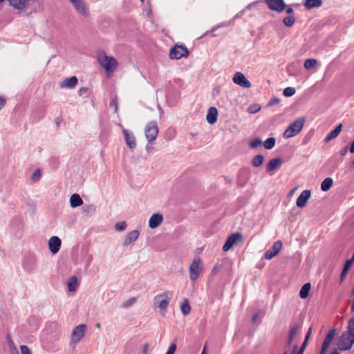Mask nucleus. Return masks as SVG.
I'll return each mask as SVG.
<instances>
[{
  "instance_id": "62",
  "label": "nucleus",
  "mask_w": 354,
  "mask_h": 354,
  "mask_svg": "<svg viewBox=\"0 0 354 354\" xmlns=\"http://www.w3.org/2000/svg\"><path fill=\"white\" fill-rule=\"evenodd\" d=\"M351 310L354 311V299H353V304H352V306H351Z\"/></svg>"
},
{
  "instance_id": "27",
  "label": "nucleus",
  "mask_w": 354,
  "mask_h": 354,
  "mask_svg": "<svg viewBox=\"0 0 354 354\" xmlns=\"http://www.w3.org/2000/svg\"><path fill=\"white\" fill-rule=\"evenodd\" d=\"M311 285L310 283H305L301 288L299 292V296L301 299H306L309 295Z\"/></svg>"
},
{
  "instance_id": "31",
  "label": "nucleus",
  "mask_w": 354,
  "mask_h": 354,
  "mask_svg": "<svg viewBox=\"0 0 354 354\" xmlns=\"http://www.w3.org/2000/svg\"><path fill=\"white\" fill-rule=\"evenodd\" d=\"M296 19L293 15H288L283 18V23L287 27H292L295 23Z\"/></svg>"
},
{
  "instance_id": "2",
  "label": "nucleus",
  "mask_w": 354,
  "mask_h": 354,
  "mask_svg": "<svg viewBox=\"0 0 354 354\" xmlns=\"http://www.w3.org/2000/svg\"><path fill=\"white\" fill-rule=\"evenodd\" d=\"M97 60L106 73H112L117 68V60L113 57L106 55L104 52L97 55Z\"/></svg>"
},
{
  "instance_id": "57",
  "label": "nucleus",
  "mask_w": 354,
  "mask_h": 354,
  "mask_svg": "<svg viewBox=\"0 0 354 354\" xmlns=\"http://www.w3.org/2000/svg\"><path fill=\"white\" fill-rule=\"evenodd\" d=\"M147 348H148V345L146 344L145 345V348H144V354H147Z\"/></svg>"
},
{
  "instance_id": "20",
  "label": "nucleus",
  "mask_w": 354,
  "mask_h": 354,
  "mask_svg": "<svg viewBox=\"0 0 354 354\" xmlns=\"http://www.w3.org/2000/svg\"><path fill=\"white\" fill-rule=\"evenodd\" d=\"M163 221V216L160 214H153L149 221V226L151 229L156 228Z\"/></svg>"
},
{
  "instance_id": "30",
  "label": "nucleus",
  "mask_w": 354,
  "mask_h": 354,
  "mask_svg": "<svg viewBox=\"0 0 354 354\" xmlns=\"http://www.w3.org/2000/svg\"><path fill=\"white\" fill-rule=\"evenodd\" d=\"M180 310L184 315H187L190 313L191 307L187 299H185L181 304Z\"/></svg>"
},
{
  "instance_id": "47",
  "label": "nucleus",
  "mask_w": 354,
  "mask_h": 354,
  "mask_svg": "<svg viewBox=\"0 0 354 354\" xmlns=\"http://www.w3.org/2000/svg\"><path fill=\"white\" fill-rule=\"evenodd\" d=\"M10 351L12 354H19V351L16 346L12 344V346H9Z\"/></svg>"
},
{
  "instance_id": "45",
  "label": "nucleus",
  "mask_w": 354,
  "mask_h": 354,
  "mask_svg": "<svg viewBox=\"0 0 354 354\" xmlns=\"http://www.w3.org/2000/svg\"><path fill=\"white\" fill-rule=\"evenodd\" d=\"M176 349V344H171L168 349V351H167V353L165 354H174L175 351Z\"/></svg>"
},
{
  "instance_id": "36",
  "label": "nucleus",
  "mask_w": 354,
  "mask_h": 354,
  "mask_svg": "<svg viewBox=\"0 0 354 354\" xmlns=\"http://www.w3.org/2000/svg\"><path fill=\"white\" fill-rule=\"evenodd\" d=\"M136 301H137V298L135 297H133L129 298L127 301H125L122 304V308H127L131 307L133 304H135Z\"/></svg>"
},
{
  "instance_id": "37",
  "label": "nucleus",
  "mask_w": 354,
  "mask_h": 354,
  "mask_svg": "<svg viewBox=\"0 0 354 354\" xmlns=\"http://www.w3.org/2000/svg\"><path fill=\"white\" fill-rule=\"evenodd\" d=\"M262 145H263V142L259 138H254L253 140H252L250 142V147L253 148V149H256V148H258L259 147H261Z\"/></svg>"
},
{
  "instance_id": "10",
  "label": "nucleus",
  "mask_w": 354,
  "mask_h": 354,
  "mask_svg": "<svg viewBox=\"0 0 354 354\" xmlns=\"http://www.w3.org/2000/svg\"><path fill=\"white\" fill-rule=\"evenodd\" d=\"M243 241V234L239 232L232 234L226 240L223 250L224 252L228 251L233 245L238 244Z\"/></svg>"
},
{
  "instance_id": "8",
  "label": "nucleus",
  "mask_w": 354,
  "mask_h": 354,
  "mask_svg": "<svg viewBox=\"0 0 354 354\" xmlns=\"http://www.w3.org/2000/svg\"><path fill=\"white\" fill-rule=\"evenodd\" d=\"M189 51L185 46L181 45H175L169 52V57L172 59H179L182 57H187Z\"/></svg>"
},
{
  "instance_id": "22",
  "label": "nucleus",
  "mask_w": 354,
  "mask_h": 354,
  "mask_svg": "<svg viewBox=\"0 0 354 354\" xmlns=\"http://www.w3.org/2000/svg\"><path fill=\"white\" fill-rule=\"evenodd\" d=\"M139 235L140 232L138 230H133L130 232L125 237V239L124 241V245H128L133 243L138 239Z\"/></svg>"
},
{
  "instance_id": "53",
  "label": "nucleus",
  "mask_w": 354,
  "mask_h": 354,
  "mask_svg": "<svg viewBox=\"0 0 354 354\" xmlns=\"http://www.w3.org/2000/svg\"><path fill=\"white\" fill-rule=\"evenodd\" d=\"M349 151L351 153H354V140L352 141L349 147Z\"/></svg>"
},
{
  "instance_id": "25",
  "label": "nucleus",
  "mask_w": 354,
  "mask_h": 354,
  "mask_svg": "<svg viewBox=\"0 0 354 354\" xmlns=\"http://www.w3.org/2000/svg\"><path fill=\"white\" fill-rule=\"evenodd\" d=\"M342 129V124H339L337 125L330 133L328 134V136L325 138V142H328L330 140L337 138L339 134L340 133Z\"/></svg>"
},
{
  "instance_id": "23",
  "label": "nucleus",
  "mask_w": 354,
  "mask_h": 354,
  "mask_svg": "<svg viewBox=\"0 0 354 354\" xmlns=\"http://www.w3.org/2000/svg\"><path fill=\"white\" fill-rule=\"evenodd\" d=\"M282 160L281 158H273L271 159L266 165V171L270 172L281 166Z\"/></svg>"
},
{
  "instance_id": "33",
  "label": "nucleus",
  "mask_w": 354,
  "mask_h": 354,
  "mask_svg": "<svg viewBox=\"0 0 354 354\" xmlns=\"http://www.w3.org/2000/svg\"><path fill=\"white\" fill-rule=\"evenodd\" d=\"M264 158L262 155L255 156L252 161V165L255 167L261 166L263 162Z\"/></svg>"
},
{
  "instance_id": "15",
  "label": "nucleus",
  "mask_w": 354,
  "mask_h": 354,
  "mask_svg": "<svg viewBox=\"0 0 354 354\" xmlns=\"http://www.w3.org/2000/svg\"><path fill=\"white\" fill-rule=\"evenodd\" d=\"M61 244V239L57 236H53L48 241V249L53 254H57L60 249Z\"/></svg>"
},
{
  "instance_id": "64",
  "label": "nucleus",
  "mask_w": 354,
  "mask_h": 354,
  "mask_svg": "<svg viewBox=\"0 0 354 354\" xmlns=\"http://www.w3.org/2000/svg\"><path fill=\"white\" fill-rule=\"evenodd\" d=\"M304 351V349H301V348H300L299 351L298 352V353L303 354Z\"/></svg>"
},
{
  "instance_id": "50",
  "label": "nucleus",
  "mask_w": 354,
  "mask_h": 354,
  "mask_svg": "<svg viewBox=\"0 0 354 354\" xmlns=\"http://www.w3.org/2000/svg\"><path fill=\"white\" fill-rule=\"evenodd\" d=\"M311 331H312V328H310L306 333V337H305V339L306 340V342H308V340L310 336V334H311Z\"/></svg>"
},
{
  "instance_id": "46",
  "label": "nucleus",
  "mask_w": 354,
  "mask_h": 354,
  "mask_svg": "<svg viewBox=\"0 0 354 354\" xmlns=\"http://www.w3.org/2000/svg\"><path fill=\"white\" fill-rule=\"evenodd\" d=\"M280 102V99L277 98V97H272L269 103H268V105L269 106H274V105H276L277 104H279Z\"/></svg>"
},
{
  "instance_id": "12",
  "label": "nucleus",
  "mask_w": 354,
  "mask_h": 354,
  "mask_svg": "<svg viewBox=\"0 0 354 354\" xmlns=\"http://www.w3.org/2000/svg\"><path fill=\"white\" fill-rule=\"evenodd\" d=\"M233 82L234 84L245 88L251 87V82L245 77L243 73L236 72L233 77Z\"/></svg>"
},
{
  "instance_id": "13",
  "label": "nucleus",
  "mask_w": 354,
  "mask_h": 354,
  "mask_svg": "<svg viewBox=\"0 0 354 354\" xmlns=\"http://www.w3.org/2000/svg\"><path fill=\"white\" fill-rule=\"evenodd\" d=\"M265 2L270 10L278 12H281L286 8L283 0H265Z\"/></svg>"
},
{
  "instance_id": "19",
  "label": "nucleus",
  "mask_w": 354,
  "mask_h": 354,
  "mask_svg": "<svg viewBox=\"0 0 354 354\" xmlns=\"http://www.w3.org/2000/svg\"><path fill=\"white\" fill-rule=\"evenodd\" d=\"M122 133L124 136L127 145L129 149H134L136 146V141L133 134L124 129L122 130Z\"/></svg>"
},
{
  "instance_id": "49",
  "label": "nucleus",
  "mask_w": 354,
  "mask_h": 354,
  "mask_svg": "<svg viewBox=\"0 0 354 354\" xmlns=\"http://www.w3.org/2000/svg\"><path fill=\"white\" fill-rule=\"evenodd\" d=\"M286 12L289 15H291V14L293 13V9L291 6H288L286 9Z\"/></svg>"
},
{
  "instance_id": "44",
  "label": "nucleus",
  "mask_w": 354,
  "mask_h": 354,
  "mask_svg": "<svg viewBox=\"0 0 354 354\" xmlns=\"http://www.w3.org/2000/svg\"><path fill=\"white\" fill-rule=\"evenodd\" d=\"M300 326L298 324H295L290 330V334L292 335H295L297 331L299 330Z\"/></svg>"
},
{
  "instance_id": "17",
  "label": "nucleus",
  "mask_w": 354,
  "mask_h": 354,
  "mask_svg": "<svg viewBox=\"0 0 354 354\" xmlns=\"http://www.w3.org/2000/svg\"><path fill=\"white\" fill-rule=\"evenodd\" d=\"M335 329H331L328 331L327 335L325 337L324 342L322 346L320 354H324L328 350L330 343L332 342L334 335H335Z\"/></svg>"
},
{
  "instance_id": "11",
  "label": "nucleus",
  "mask_w": 354,
  "mask_h": 354,
  "mask_svg": "<svg viewBox=\"0 0 354 354\" xmlns=\"http://www.w3.org/2000/svg\"><path fill=\"white\" fill-rule=\"evenodd\" d=\"M282 246L283 243L281 241L274 242L273 245L266 252L263 258L268 260L272 259L279 254L282 248Z\"/></svg>"
},
{
  "instance_id": "9",
  "label": "nucleus",
  "mask_w": 354,
  "mask_h": 354,
  "mask_svg": "<svg viewBox=\"0 0 354 354\" xmlns=\"http://www.w3.org/2000/svg\"><path fill=\"white\" fill-rule=\"evenodd\" d=\"M145 133L149 142L155 140L158 133V127L156 122H149L145 129Z\"/></svg>"
},
{
  "instance_id": "59",
  "label": "nucleus",
  "mask_w": 354,
  "mask_h": 354,
  "mask_svg": "<svg viewBox=\"0 0 354 354\" xmlns=\"http://www.w3.org/2000/svg\"><path fill=\"white\" fill-rule=\"evenodd\" d=\"M297 350V346L295 345L292 349V354L295 353V351Z\"/></svg>"
},
{
  "instance_id": "3",
  "label": "nucleus",
  "mask_w": 354,
  "mask_h": 354,
  "mask_svg": "<svg viewBox=\"0 0 354 354\" xmlns=\"http://www.w3.org/2000/svg\"><path fill=\"white\" fill-rule=\"evenodd\" d=\"M305 119L299 118L292 122L283 133L284 138H290L300 133L305 124Z\"/></svg>"
},
{
  "instance_id": "51",
  "label": "nucleus",
  "mask_w": 354,
  "mask_h": 354,
  "mask_svg": "<svg viewBox=\"0 0 354 354\" xmlns=\"http://www.w3.org/2000/svg\"><path fill=\"white\" fill-rule=\"evenodd\" d=\"M6 100L3 97H0V110L5 106Z\"/></svg>"
},
{
  "instance_id": "18",
  "label": "nucleus",
  "mask_w": 354,
  "mask_h": 354,
  "mask_svg": "<svg viewBox=\"0 0 354 354\" xmlns=\"http://www.w3.org/2000/svg\"><path fill=\"white\" fill-rule=\"evenodd\" d=\"M78 80L75 76L67 77L63 80L59 84V87L62 88L72 89L76 86Z\"/></svg>"
},
{
  "instance_id": "16",
  "label": "nucleus",
  "mask_w": 354,
  "mask_h": 354,
  "mask_svg": "<svg viewBox=\"0 0 354 354\" xmlns=\"http://www.w3.org/2000/svg\"><path fill=\"white\" fill-rule=\"evenodd\" d=\"M311 192L308 189L303 191L297 199L296 205L299 208H303L310 198Z\"/></svg>"
},
{
  "instance_id": "48",
  "label": "nucleus",
  "mask_w": 354,
  "mask_h": 354,
  "mask_svg": "<svg viewBox=\"0 0 354 354\" xmlns=\"http://www.w3.org/2000/svg\"><path fill=\"white\" fill-rule=\"evenodd\" d=\"M348 149H349V148L348 147V146L343 147L340 151V155L342 156H345L346 154V153L348 152Z\"/></svg>"
},
{
  "instance_id": "60",
  "label": "nucleus",
  "mask_w": 354,
  "mask_h": 354,
  "mask_svg": "<svg viewBox=\"0 0 354 354\" xmlns=\"http://www.w3.org/2000/svg\"><path fill=\"white\" fill-rule=\"evenodd\" d=\"M296 189L297 188L295 187L292 190H291L290 192L289 193V195H292L294 194L295 191L296 190Z\"/></svg>"
},
{
  "instance_id": "29",
  "label": "nucleus",
  "mask_w": 354,
  "mask_h": 354,
  "mask_svg": "<svg viewBox=\"0 0 354 354\" xmlns=\"http://www.w3.org/2000/svg\"><path fill=\"white\" fill-rule=\"evenodd\" d=\"M68 289L70 292H75L77 287V279L76 277H72L68 281Z\"/></svg>"
},
{
  "instance_id": "21",
  "label": "nucleus",
  "mask_w": 354,
  "mask_h": 354,
  "mask_svg": "<svg viewBox=\"0 0 354 354\" xmlns=\"http://www.w3.org/2000/svg\"><path fill=\"white\" fill-rule=\"evenodd\" d=\"M218 111L215 107H210L206 115L207 121L209 124H213L217 120Z\"/></svg>"
},
{
  "instance_id": "41",
  "label": "nucleus",
  "mask_w": 354,
  "mask_h": 354,
  "mask_svg": "<svg viewBox=\"0 0 354 354\" xmlns=\"http://www.w3.org/2000/svg\"><path fill=\"white\" fill-rule=\"evenodd\" d=\"M40 177H41V171L39 169H36L32 175V180L33 181H38L39 179H40Z\"/></svg>"
},
{
  "instance_id": "1",
  "label": "nucleus",
  "mask_w": 354,
  "mask_h": 354,
  "mask_svg": "<svg viewBox=\"0 0 354 354\" xmlns=\"http://www.w3.org/2000/svg\"><path fill=\"white\" fill-rule=\"evenodd\" d=\"M172 292L170 291H164L156 295L153 299V306L155 308L159 309L161 315L165 316L169 304L171 301Z\"/></svg>"
},
{
  "instance_id": "54",
  "label": "nucleus",
  "mask_w": 354,
  "mask_h": 354,
  "mask_svg": "<svg viewBox=\"0 0 354 354\" xmlns=\"http://www.w3.org/2000/svg\"><path fill=\"white\" fill-rule=\"evenodd\" d=\"M295 335H292L289 333V337H288V344H290L293 338H294Z\"/></svg>"
},
{
  "instance_id": "43",
  "label": "nucleus",
  "mask_w": 354,
  "mask_h": 354,
  "mask_svg": "<svg viewBox=\"0 0 354 354\" xmlns=\"http://www.w3.org/2000/svg\"><path fill=\"white\" fill-rule=\"evenodd\" d=\"M21 354H32L29 348L26 345L20 346Z\"/></svg>"
},
{
  "instance_id": "55",
  "label": "nucleus",
  "mask_w": 354,
  "mask_h": 354,
  "mask_svg": "<svg viewBox=\"0 0 354 354\" xmlns=\"http://www.w3.org/2000/svg\"><path fill=\"white\" fill-rule=\"evenodd\" d=\"M306 345H307V342H306V340H304L301 346V348L305 350Z\"/></svg>"
},
{
  "instance_id": "58",
  "label": "nucleus",
  "mask_w": 354,
  "mask_h": 354,
  "mask_svg": "<svg viewBox=\"0 0 354 354\" xmlns=\"http://www.w3.org/2000/svg\"><path fill=\"white\" fill-rule=\"evenodd\" d=\"M8 346H10L12 344H14V342H12V339H10V340L8 341Z\"/></svg>"
},
{
  "instance_id": "42",
  "label": "nucleus",
  "mask_w": 354,
  "mask_h": 354,
  "mask_svg": "<svg viewBox=\"0 0 354 354\" xmlns=\"http://www.w3.org/2000/svg\"><path fill=\"white\" fill-rule=\"evenodd\" d=\"M127 227V224L125 222H120L115 224V228L118 231H122Z\"/></svg>"
},
{
  "instance_id": "39",
  "label": "nucleus",
  "mask_w": 354,
  "mask_h": 354,
  "mask_svg": "<svg viewBox=\"0 0 354 354\" xmlns=\"http://www.w3.org/2000/svg\"><path fill=\"white\" fill-rule=\"evenodd\" d=\"M260 109H261L260 106H259L258 104H254V105L250 106L248 108V112L250 113H256L259 111H260Z\"/></svg>"
},
{
  "instance_id": "34",
  "label": "nucleus",
  "mask_w": 354,
  "mask_h": 354,
  "mask_svg": "<svg viewBox=\"0 0 354 354\" xmlns=\"http://www.w3.org/2000/svg\"><path fill=\"white\" fill-rule=\"evenodd\" d=\"M317 64V61L315 59H308L304 62V67L306 70H310L315 68Z\"/></svg>"
},
{
  "instance_id": "5",
  "label": "nucleus",
  "mask_w": 354,
  "mask_h": 354,
  "mask_svg": "<svg viewBox=\"0 0 354 354\" xmlns=\"http://www.w3.org/2000/svg\"><path fill=\"white\" fill-rule=\"evenodd\" d=\"M39 0H8L9 5L18 11L26 10L35 4Z\"/></svg>"
},
{
  "instance_id": "7",
  "label": "nucleus",
  "mask_w": 354,
  "mask_h": 354,
  "mask_svg": "<svg viewBox=\"0 0 354 354\" xmlns=\"http://www.w3.org/2000/svg\"><path fill=\"white\" fill-rule=\"evenodd\" d=\"M354 343V335L345 333L342 335L338 342V348L340 350L345 351L350 349Z\"/></svg>"
},
{
  "instance_id": "14",
  "label": "nucleus",
  "mask_w": 354,
  "mask_h": 354,
  "mask_svg": "<svg viewBox=\"0 0 354 354\" xmlns=\"http://www.w3.org/2000/svg\"><path fill=\"white\" fill-rule=\"evenodd\" d=\"M85 329L86 326L84 324H80L76 326L72 332L71 342L76 344L80 342L84 335Z\"/></svg>"
},
{
  "instance_id": "32",
  "label": "nucleus",
  "mask_w": 354,
  "mask_h": 354,
  "mask_svg": "<svg viewBox=\"0 0 354 354\" xmlns=\"http://www.w3.org/2000/svg\"><path fill=\"white\" fill-rule=\"evenodd\" d=\"M82 210H83V212H84L87 214H89V215H92L95 213V212L96 210V207H95V205L93 204H88V205H85L83 207Z\"/></svg>"
},
{
  "instance_id": "24",
  "label": "nucleus",
  "mask_w": 354,
  "mask_h": 354,
  "mask_svg": "<svg viewBox=\"0 0 354 354\" xmlns=\"http://www.w3.org/2000/svg\"><path fill=\"white\" fill-rule=\"evenodd\" d=\"M83 204V200L77 194H73L70 198V205L71 207H77Z\"/></svg>"
},
{
  "instance_id": "4",
  "label": "nucleus",
  "mask_w": 354,
  "mask_h": 354,
  "mask_svg": "<svg viewBox=\"0 0 354 354\" xmlns=\"http://www.w3.org/2000/svg\"><path fill=\"white\" fill-rule=\"evenodd\" d=\"M203 270V265L200 257H195L189 265V274L190 279L195 281Z\"/></svg>"
},
{
  "instance_id": "38",
  "label": "nucleus",
  "mask_w": 354,
  "mask_h": 354,
  "mask_svg": "<svg viewBox=\"0 0 354 354\" xmlns=\"http://www.w3.org/2000/svg\"><path fill=\"white\" fill-rule=\"evenodd\" d=\"M283 93L286 97H291L295 93V89L292 87H287L283 90Z\"/></svg>"
},
{
  "instance_id": "35",
  "label": "nucleus",
  "mask_w": 354,
  "mask_h": 354,
  "mask_svg": "<svg viewBox=\"0 0 354 354\" xmlns=\"http://www.w3.org/2000/svg\"><path fill=\"white\" fill-rule=\"evenodd\" d=\"M275 145V138H268L263 143V146L266 149H271L274 147Z\"/></svg>"
},
{
  "instance_id": "6",
  "label": "nucleus",
  "mask_w": 354,
  "mask_h": 354,
  "mask_svg": "<svg viewBox=\"0 0 354 354\" xmlns=\"http://www.w3.org/2000/svg\"><path fill=\"white\" fill-rule=\"evenodd\" d=\"M71 5L73 6L75 11L80 15L84 17H88L89 8L85 0H68Z\"/></svg>"
},
{
  "instance_id": "61",
  "label": "nucleus",
  "mask_w": 354,
  "mask_h": 354,
  "mask_svg": "<svg viewBox=\"0 0 354 354\" xmlns=\"http://www.w3.org/2000/svg\"><path fill=\"white\" fill-rule=\"evenodd\" d=\"M257 314H256V315H253V317H252V319H253V321H254V322L255 321V319H257Z\"/></svg>"
},
{
  "instance_id": "56",
  "label": "nucleus",
  "mask_w": 354,
  "mask_h": 354,
  "mask_svg": "<svg viewBox=\"0 0 354 354\" xmlns=\"http://www.w3.org/2000/svg\"><path fill=\"white\" fill-rule=\"evenodd\" d=\"M110 105L115 106V109H117V104H116V102L114 100H112L111 102Z\"/></svg>"
},
{
  "instance_id": "52",
  "label": "nucleus",
  "mask_w": 354,
  "mask_h": 354,
  "mask_svg": "<svg viewBox=\"0 0 354 354\" xmlns=\"http://www.w3.org/2000/svg\"><path fill=\"white\" fill-rule=\"evenodd\" d=\"M88 91V88L86 87L80 88L79 90V94L82 95L83 93H86Z\"/></svg>"
},
{
  "instance_id": "26",
  "label": "nucleus",
  "mask_w": 354,
  "mask_h": 354,
  "mask_svg": "<svg viewBox=\"0 0 354 354\" xmlns=\"http://www.w3.org/2000/svg\"><path fill=\"white\" fill-rule=\"evenodd\" d=\"M322 4V0H305L304 6L310 10L314 8H318Z\"/></svg>"
},
{
  "instance_id": "63",
  "label": "nucleus",
  "mask_w": 354,
  "mask_h": 354,
  "mask_svg": "<svg viewBox=\"0 0 354 354\" xmlns=\"http://www.w3.org/2000/svg\"><path fill=\"white\" fill-rule=\"evenodd\" d=\"M330 354H338V351L337 350H334Z\"/></svg>"
},
{
  "instance_id": "40",
  "label": "nucleus",
  "mask_w": 354,
  "mask_h": 354,
  "mask_svg": "<svg viewBox=\"0 0 354 354\" xmlns=\"http://www.w3.org/2000/svg\"><path fill=\"white\" fill-rule=\"evenodd\" d=\"M347 333L354 335V316L348 322Z\"/></svg>"
},
{
  "instance_id": "28",
  "label": "nucleus",
  "mask_w": 354,
  "mask_h": 354,
  "mask_svg": "<svg viewBox=\"0 0 354 354\" xmlns=\"http://www.w3.org/2000/svg\"><path fill=\"white\" fill-rule=\"evenodd\" d=\"M333 183V180L331 178H325L321 184V189L323 192H327L330 189Z\"/></svg>"
}]
</instances>
